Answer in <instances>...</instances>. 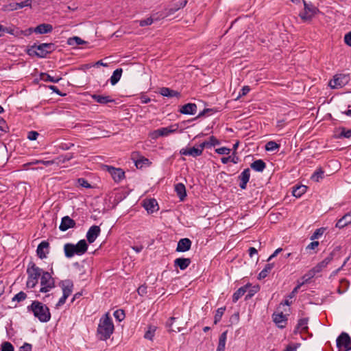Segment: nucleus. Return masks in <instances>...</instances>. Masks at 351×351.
<instances>
[{"mask_svg": "<svg viewBox=\"0 0 351 351\" xmlns=\"http://www.w3.org/2000/svg\"><path fill=\"white\" fill-rule=\"evenodd\" d=\"M324 228H319V229L316 230L315 232L311 236V239L312 240L318 239L319 237H321L324 234Z\"/></svg>", "mask_w": 351, "mask_h": 351, "instance_id": "nucleus-52", "label": "nucleus"}, {"mask_svg": "<svg viewBox=\"0 0 351 351\" xmlns=\"http://www.w3.org/2000/svg\"><path fill=\"white\" fill-rule=\"evenodd\" d=\"M219 144V141L217 139L215 136H211L209 138L208 141H204L200 144L201 147L204 149L205 147H211Z\"/></svg>", "mask_w": 351, "mask_h": 351, "instance_id": "nucleus-30", "label": "nucleus"}, {"mask_svg": "<svg viewBox=\"0 0 351 351\" xmlns=\"http://www.w3.org/2000/svg\"><path fill=\"white\" fill-rule=\"evenodd\" d=\"M160 93L162 96L167 97H178L180 95V93L178 92L166 87L160 88Z\"/></svg>", "mask_w": 351, "mask_h": 351, "instance_id": "nucleus-29", "label": "nucleus"}, {"mask_svg": "<svg viewBox=\"0 0 351 351\" xmlns=\"http://www.w3.org/2000/svg\"><path fill=\"white\" fill-rule=\"evenodd\" d=\"M258 287H254L252 289H250L249 291L247 290V292H248V293L247 294L245 299L247 300L251 298L254 295V294L258 291Z\"/></svg>", "mask_w": 351, "mask_h": 351, "instance_id": "nucleus-57", "label": "nucleus"}, {"mask_svg": "<svg viewBox=\"0 0 351 351\" xmlns=\"http://www.w3.org/2000/svg\"><path fill=\"white\" fill-rule=\"evenodd\" d=\"M191 241L189 239H181L177 245L176 251L184 252L190 250L191 247Z\"/></svg>", "mask_w": 351, "mask_h": 351, "instance_id": "nucleus-20", "label": "nucleus"}, {"mask_svg": "<svg viewBox=\"0 0 351 351\" xmlns=\"http://www.w3.org/2000/svg\"><path fill=\"white\" fill-rule=\"evenodd\" d=\"M178 129V127L176 125H171L169 127L161 128L156 130H154L152 133V137L153 138H157L159 136H166L169 135L170 134L176 132Z\"/></svg>", "mask_w": 351, "mask_h": 351, "instance_id": "nucleus-12", "label": "nucleus"}, {"mask_svg": "<svg viewBox=\"0 0 351 351\" xmlns=\"http://www.w3.org/2000/svg\"><path fill=\"white\" fill-rule=\"evenodd\" d=\"M307 324L308 320L306 319H301L298 322V328L303 331H305L308 328Z\"/></svg>", "mask_w": 351, "mask_h": 351, "instance_id": "nucleus-46", "label": "nucleus"}, {"mask_svg": "<svg viewBox=\"0 0 351 351\" xmlns=\"http://www.w3.org/2000/svg\"><path fill=\"white\" fill-rule=\"evenodd\" d=\"M49 243L45 241H42L38 245L36 250V253L40 258L43 259L47 257V254L49 253Z\"/></svg>", "mask_w": 351, "mask_h": 351, "instance_id": "nucleus-17", "label": "nucleus"}, {"mask_svg": "<svg viewBox=\"0 0 351 351\" xmlns=\"http://www.w3.org/2000/svg\"><path fill=\"white\" fill-rule=\"evenodd\" d=\"M341 135L343 136L345 138H350L351 137V130H343L341 133Z\"/></svg>", "mask_w": 351, "mask_h": 351, "instance_id": "nucleus-64", "label": "nucleus"}, {"mask_svg": "<svg viewBox=\"0 0 351 351\" xmlns=\"http://www.w3.org/2000/svg\"><path fill=\"white\" fill-rule=\"evenodd\" d=\"M213 111V110L210 109V108L204 109L203 111L199 112V114H198L197 117H202L203 116H205V115L208 114L209 112H211Z\"/></svg>", "mask_w": 351, "mask_h": 351, "instance_id": "nucleus-62", "label": "nucleus"}, {"mask_svg": "<svg viewBox=\"0 0 351 351\" xmlns=\"http://www.w3.org/2000/svg\"><path fill=\"white\" fill-rule=\"evenodd\" d=\"M78 183L80 186L86 189H89L91 187L90 184L84 178L78 179Z\"/></svg>", "mask_w": 351, "mask_h": 351, "instance_id": "nucleus-56", "label": "nucleus"}, {"mask_svg": "<svg viewBox=\"0 0 351 351\" xmlns=\"http://www.w3.org/2000/svg\"><path fill=\"white\" fill-rule=\"evenodd\" d=\"M250 90V88L248 86H245L242 88V89L241 90V92L239 95V97H240L241 96H244L245 95H247Z\"/></svg>", "mask_w": 351, "mask_h": 351, "instance_id": "nucleus-58", "label": "nucleus"}, {"mask_svg": "<svg viewBox=\"0 0 351 351\" xmlns=\"http://www.w3.org/2000/svg\"><path fill=\"white\" fill-rule=\"evenodd\" d=\"M122 69H117L113 72L110 77V83L112 85H115L119 81L122 75Z\"/></svg>", "mask_w": 351, "mask_h": 351, "instance_id": "nucleus-35", "label": "nucleus"}, {"mask_svg": "<svg viewBox=\"0 0 351 351\" xmlns=\"http://www.w3.org/2000/svg\"><path fill=\"white\" fill-rule=\"evenodd\" d=\"M19 351H32V345L25 343L20 348Z\"/></svg>", "mask_w": 351, "mask_h": 351, "instance_id": "nucleus-60", "label": "nucleus"}, {"mask_svg": "<svg viewBox=\"0 0 351 351\" xmlns=\"http://www.w3.org/2000/svg\"><path fill=\"white\" fill-rule=\"evenodd\" d=\"M250 167L254 170L258 171V172H261L265 169L266 165L263 160L260 159V160H256L254 162H253L251 164Z\"/></svg>", "mask_w": 351, "mask_h": 351, "instance_id": "nucleus-31", "label": "nucleus"}, {"mask_svg": "<svg viewBox=\"0 0 351 351\" xmlns=\"http://www.w3.org/2000/svg\"><path fill=\"white\" fill-rule=\"evenodd\" d=\"M324 171L321 169L316 171L311 176V180L315 182H319L323 178Z\"/></svg>", "mask_w": 351, "mask_h": 351, "instance_id": "nucleus-42", "label": "nucleus"}, {"mask_svg": "<svg viewBox=\"0 0 351 351\" xmlns=\"http://www.w3.org/2000/svg\"><path fill=\"white\" fill-rule=\"evenodd\" d=\"M250 285H246L240 287L232 295V301L237 302L249 289Z\"/></svg>", "mask_w": 351, "mask_h": 351, "instance_id": "nucleus-26", "label": "nucleus"}, {"mask_svg": "<svg viewBox=\"0 0 351 351\" xmlns=\"http://www.w3.org/2000/svg\"><path fill=\"white\" fill-rule=\"evenodd\" d=\"M350 81V77L347 74H336L333 79L329 82V86L331 88H340L346 86Z\"/></svg>", "mask_w": 351, "mask_h": 351, "instance_id": "nucleus-10", "label": "nucleus"}, {"mask_svg": "<svg viewBox=\"0 0 351 351\" xmlns=\"http://www.w3.org/2000/svg\"><path fill=\"white\" fill-rule=\"evenodd\" d=\"M27 295L26 293H25L23 291L19 292V293L16 294L14 297L12 298L13 301H17L21 302L24 300L26 298Z\"/></svg>", "mask_w": 351, "mask_h": 351, "instance_id": "nucleus-50", "label": "nucleus"}, {"mask_svg": "<svg viewBox=\"0 0 351 351\" xmlns=\"http://www.w3.org/2000/svg\"><path fill=\"white\" fill-rule=\"evenodd\" d=\"M279 148V145L274 141H269L265 145V149L267 151L273 152Z\"/></svg>", "mask_w": 351, "mask_h": 351, "instance_id": "nucleus-40", "label": "nucleus"}, {"mask_svg": "<svg viewBox=\"0 0 351 351\" xmlns=\"http://www.w3.org/2000/svg\"><path fill=\"white\" fill-rule=\"evenodd\" d=\"M54 49V45L52 43H43L39 45H34L28 50V54L35 55L40 58H45L48 53H50Z\"/></svg>", "mask_w": 351, "mask_h": 351, "instance_id": "nucleus-4", "label": "nucleus"}, {"mask_svg": "<svg viewBox=\"0 0 351 351\" xmlns=\"http://www.w3.org/2000/svg\"><path fill=\"white\" fill-rule=\"evenodd\" d=\"M0 30L3 32V36H4L5 33L10 34L11 35L18 36L19 32L15 29V28L12 27H5L2 25V27H0Z\"/></svg>", "mask_w": 351, "mask_h": 351, "instance_id": "nucleus-37", "label": "nucleus"}, {"mask_svg": "<svg viewBox=\"0 0 351 351\" xmlns=\"http://www.w3.org/2000/svg\"><path fill=\"white\" fill-rule=\"evenodd\" d=\"M225 308H219L217 309V313L215 316V324H217L221 318L223 313H224Z\"/></svg>", "mask_w": 351, "mask_h": 351, "instance_id": "nucleus-51", "label": "nucleus"}, {"mask_svg": "<svg viewBox=\"0 0 351 351\" xmlns=\"http://www.w3.org/2000/svg\"><path fill=\"white\" fill-rule=\"evenodd\" d=\"M351 339L350 336L346 332H342L337 339V346L339 349L341 347L344 348V351H348L351 350Z\"/></svg>", "mask_w": 351, "mask_h": 351, "instance_id": "nucleus-11", "label": "nucleus"}, {"mask_svg": "<svg viewBox=\"0 0 351 351\" xmlns=\"http://www.w3.org/2000/svg\"><path fill=\"white\" fill-rule=\"evenodd\" d=\"M75 221L70 218L69 216H65L62 218L59 229L61 231H66L69 228H74L75 226Z\"/></svg>", "mask_w": 351, "mask_h": 351, "instance_id": "nucleus-18", "label": "nucleus"}, {"mask_svg": "<svg viewBox=\"0 0 351 351\" xmlns=\"http://www.w3.org/2000/svg\"><path fill=\"white\" fill-rule=\"evenodd\" d=\"M156 331L155 326H149L148 330L145 333L144 337L149 340H152Z\"/></svg>", "mask_w": 351, "mask_h": 351, "instance_id": "nucleus-39", "label": "nucleus"}, {"mask_svg": "<svg viewBox=\"0 0 351 351\" xmlns=\"http://www.w3.org/2000/svg\"><path fill=\"white\" fill-rule=\"evenodd\" d=\"M114 316L119 321H121L123 319L125 315L123 313V311L122 310H117L114 313Z\"/></svg>", "mask_w": 351, "mask_h": 351, "instance_id": "nucleus-54", "label": "nucleus"}, {"mask_svg": "<svg viewBox=\"0 0 351 351\" xmlns=\"http://www.w3.org/2000/svg\"><path fill=\"white\" fill-rule=\"evenodd\" d=\"M114 331V324L109 313H106L100 319L97 327V335L101 340H106Z\"/></svg>", "mask_w": 351, "mask_h": 351, "instance_id": "nucleus-1", "label": "nucleus"}, {"mask_svg": "<svg viewBox=\"0 0 351 351\" xmlns=\"http://www.w3.org/2000/svg\"><path fill=\"white\" fill-rule=\"evenodd\" d=\"M88 250V245L84 239H82L75 245L66 243L64 245V251L66 258H71L74 255L81 256Z\"/></svg>", "mask_w": 351, "mask_h": 351, "instance_id": "nucleus-3", "label": "nucleus"}, {"mask_svg": "<svg viewBox=\"0 0 351 351\" xmlns=\"http://www.w3.org/2000/svg\"><path fill=\"white\" fill-rule=\"evenodd\" d=\"M143 206L149 213H153L159 208L157 201L155 199H145Z\"/></svg>", "mask_w": 351, "mask_h": 351, "instance_id": "nucleus-19", "label": "nucleus"}, {"mask_svg": "<svg viewBox=\"0 0 351 351\" xmlns=\"http://www.w3.org/2000/svg\"><path fill=\"white\" fill-rule=\"evenodd\" d=\"M302 1L304 3V10L300 12L299 16L303 21H311L319 12V10L312 3H306L304 0Z\"/></svg>", "mask_w": 351, "mask_h": 351, "instance_id": "nucleus-7", "label": "nucleus"}, {"mask_svg": "<svg viewBox=\"0 0 351 351\" xmlns=\"http://www.w3.org/2000/svg\"><path fill=\"white\" fill-rule=\"evenodd\" d=\"M16 10V3L14 2L4 5L2 7V10L5 12L14 11Z\"/></svg>", "mask_w": 351, "mask_h": 351, "instance_id": "nucleus-44", "label": "nucleus"}, {"mask_svg": "<svg viewBox=\"0 0 351 351\" xmlns=\"http://www.w3.org/2000/svg\"><path fill=\"white\" fill-rule=\"evenodd\" d=\"M151 164L149 159L141 156L139 159L135 161V165L138 169L142 168L144 165L149 166Z\"/></svg>", "mask_w": 351, "mask_h": 351, "instance_id": "nucleus-36", "label": "nucleus"}, {"mask_svg": "<svg viewBox=\"0 0 351 351\" xmlns=\"http://www.w3.org/2000/svg\"><path fill=\"white\" fill-rule=\"evenodd\" d=\"M351 223V212L343 215L336 223V227L343 228Z\"/></svg>", "mask_w": 351, "mask_h": 351, "instance_id": "nucleus-25", "label": "nucleus"}, {"mask_svg": "<svg viewBox=\"0 0 351 351\" xmlns=\"http://www.w3.org/2000/svg\"><path fill=\"white\" fill-rule=\"evenodd\" d=\"M307 187L304 185L296 186L293 188L292 194L295 197H300L306 191Z\"/></svg>", "mask_w": 351, "mask_h": 351, "instance_id": "nucleus-33", "label": "nucleus"}, {"mask_svg": "<svg viewBox=\"0 0 351 351\" xmlns=\"http://www.w3.org/2000/svg\"><path fill=\"white\" fill-rule=\"evenodd\" d=\"M273 319L279 328H282L285 326L287 318L282 313H274L273 315Z\"/></svg>", "mask_w": 351, "mask_h": 351, "instance_id": "nucleus-24", "label": "nucleus"}, {"mask_svg": "<svg viewBox=\"0 0 351 351\" xmlns=\"http://www.w3.org/2000/svg\"><path fill=\"white\" fill-rule=\"evenodd\" d=\"M175 191L181 201H183L186 196V187L182 183H178L175 185Z\"/></svg>", "mask_w": 351, "mask_h": 351, "instance_id": "nucleus-27", "label": "nucleus"}, {"mask_svg": "<svg viewBox=\"0 0 351 351\" xmlns=\"http://www.w3.org/2000/svg\"><path fill=\"white\" fill-rule=\"evenodd\" d=\"M27 310L32 311L34 315L41 322H47L51 319V313L49 308L38 301H34Z\"/></svg>", "mask_w": 351, "mask_h": 351, "instance_id": "nucleus-2", "label": "nucleus"}, {"mask_svg": "<svg viewBox=\"0 0 351 351\" xmlns=\"http://www.w3.org/2000/svg\"><path fill=\"white\" fill-rule=\"evenodd\" d=\"M40 289L43 293L49 292L55 287V281L51 275L47 271H43L40 278Z\"/></svg>", "mask_w": 351, "mask_h": 351, "instance_id": "nucleus-9", "label": "nucleus"}, {"mask_svg": "<svg viewBox=\"0 0 351 351\" xmlns=\"http://www.w3.org/2000/svg\"><path fill=\"white\" fill-rule=\"evenodd\" d=\"M186 3H187V1H186V0L181 1L179 3V5H176V7H175L174 8L169 9L168 14H173L175 12H176L179 9L184 8L186 5Z\"/></svg>", "mask_w": 351, "mask_h": 351, "instance_id": "nucleus-48", "label": "nucleus"}, {"mask_svg": "<svg viewBox=\"0 0 351 351\" xmlns=\"http://www.w3.org/2000/svg\"><path fill=\"white\" fill-rule=\"evenodd\" d=\"M203 152V149L201 147L200 144L197 147H187L183 148L180 151V154L184 156H191L193 157H197L201 156Z\"/></svg>", "mask_w": 351, "mask_h": 351, "instance_id": "nucleus-13", "label": "nucleus"}, {"mask_svg": "<svg viewBox=\"0 0 351 351\" xmlns=\"http://www.w3.org/2000/svg\"><path fill=\"white\" fill-rule=\"evenodd\" d=\"M59 286L61 287L62 290V296L60 298L59 301L56 304L57 307L63 305L65 303L68 297L71 294L73 289V283L71 280H62L59 283Z\"/></svg>", "mask_w": 351, "mask_h": 351, "instance_id": "nucleus-8", "label": "nucleus"}, {"mask_svg": "<svg viewBox=\"0 0 351 351\" xmlns=\"http://www.w3.org/2000/svg\"><path fill=\"white\" fill-rule=\"evenodd\" d=\"M101 229L98 226H91L86 233V239L89 243H93L99 235Z\"/></svg>", "mask_w": 351, "mask_h": 351, "instance_id": "nucleus-15", "label": "nucleus"}, {"mask_svg": "<svg viewBox=\"0 0 351 351\" xmlns=\"http://www.w3.org/2000/svg\"><path fill=\"white\" fill-rule=\"evenodd\" d=\"M306 282L305 281V279H304V281L302 282H300L294 289L293 290L291 291V293L289 295L288 298L289 299H292L293 298L295 297V295H296V293L298 292V290L300 289V288Z\"/></svg>", "mask_w": 351, "mask_h": 351, "instance_id": "nucleus-45", "label": "nucleus"}, {"mask_svg": "<svg viewBox=\"0 0 351 351\" xmlns=\"http://www.w3.org/2000/svg\"><path fill=\"white\" fill-rule=\"evenodd\" d=\"M250 178V169H245L239 176L241 182L239 184V186L242 189H245L247 183L249 182Z\"/></svg>", "mask_w": 351, "mask_h": 351, "instance_id": "nucleus-21", "label": "nucleus"}, {"mask_svg": "<svg viewBox=\"0 0 351 351\" xmlns=\"http://www.w3.org/2000/svg\"><path fill=\"white\" fill-rule=\"evenodd\" d=\"M38 135H39L38 132H37L36 131H30L27 134V138L30 141H34V140H36Z\"/></svg>", "mask_w": 351, "mask_h": 351, "instance_id": "nucleus-55", "label": "nucleus"}, {"mask_svg": "<svg viewBox=\"0 0 351 351\" xmlns=\"http://www.w3.org/2000/svg\"><path fill=\"white\" fill-rule=\"evenodd\" d=\"M139 295H143L147 293V287L145 286H141L138 288L137 290Z\"/></svg>", "mask_w": 351, "mask_h": 351, "instance_id": "nucleus-61", "label": "nucleus"}, {"mask_svg": "<svg viewBox=\"0 0 351 351\" xmlns=\"http://www.w3.org/2000/svg\"><path fill=\"white\" fill-rule=\"evenodd\" d=\"M227 339V331L221 334L219 338V343L217 351H224Z\"/></svg>", "mask_w": 351, "mask_h": 351, "instance_id": "nucleus-32", "label": "nucleus"}, {"mask_svg": "<svg viewBox=\"0 0 351 351\" xmlns=\"http://www.w3.org/2000/svg\"><path fill=\"white\" fill-rule=\"evenodd\" d=\"M344 42L347 45L351 47V32L345 35Z\"/></svg>", "mask_w": 351, "mask_h": 351, "instance_id": "nucleus-59", "label": "nucleus"}, {"mask_svg": "<svg viewBox=\"0 0 351 351\" xmlns=\"http://www.w3.org/2000/svg\"><path fill=\"white\" fill-rule=\"evenodd\" d=\"M27 272L28 275L27 286L29 288H34L38 283V278H41L43 271L35 264H32L28 267Z\"/></svg>", "mask_w": 351, "mask_h": 351, "instance_id": "nucleus-5", "label": "nucleus"}, {"mask_svg": "<svg viewBox=\"0 0 351 351\" xmlns=\"http://www.w3.org/2000/svg\"><path fill=\"white\" fill-rule=\"evenodd\" d=\"M154 20H158V19H154L152 17H149L143 20L138 21L139 25L141 27H145L150 25L153 23Z\"/></svg>", "mask_w": 351, "mask_h": 351, "instance_id": "nucleus-41", "label": "nucleus"}, {"mask_svg": "<svg viewBox=\"0 0 351 351\" xmlns=\"http://www.w3.org/2000/svg\"><path fill=\"white\" fill-rule=\"evenodd\" d=\"M93 99L97 102L102 104H108L109 102H112L114 100L110 98V96H104L99 95H92Z\"/></svg>", "mask_w": 351, "mask_h": 351, "instance_id": "nucleus-34", "label": "nucleus"}, {"mask_svg": "<svg viewBox=\"0 0 351 351\" xmlns=\"http://www.w3.org/2000/svg\"><path fill=\"white\" fill-rule=\"evenodd\" d=\"M32 0H25L21 3H16L17 10L23 8L24 7H31Z\"/></svg>", "mask_w": 351, "mask_h": 351, "instance_id": "nucleus-49", "label": "nucleus"}, {"mask_svg": "<svg viewBox=\"0 0 351 351\" xmlns=\"http://www.w3.org/2000/svg\"><path fill=\"white\" fill-rule=\"evenodd\" d=\"M215 152L219 154H221V155H228L230 152V149L229 148H227V147H220V148H217L215 149Z\"/></svg>", "mask_w": 351, "mask_h": 351, "instance_id": "nucleus-53", "label": "nucleus"}, {"mask_svg": "<svg viewBox=\"0 0 351 351\" xmlns=\"http://www.w3.org/2000/svg\"><path fill=\"white\" fill-rule=\"evenodd\" d=\"M52 29H53V27L51 25L47 24V23H43V24L38 25L34 29L29 28L28 32L29 34L32 33V32H34L36 34H43L49 33L52 31Z\"/></svg>", "mask_w": 351, "mask_h": 351, "instance_id": "nucleus-16", "label": "nucleus"}, {"mask_svg": "<svg viewBox=\"0 0 351 351\" xmlns=\"http://www.w3.org/2000/svg\"><path fill=\"white\" fill-rule=\"evenodd\" d=\"M332 258V254H330L327 257H326L322 261H321L317 265H315L313 269L308 271V273L306 274L302 278L305 279L306 282H308L311 278H313L317 273L322 271L324 268H326L328 266V265L331 262Z\"/></svg>", "mask_w": 351, "mask_h": 351, "instance_id": "nucleus-6", "label": "nucleus"}, {"mask_svg": "<svg viewBox=\"0 0 351 351\" xmlns=\"http://www.w3.org/2000/svg\"><path fill=\"white\" fill-rule=\"evenodd\" d=\"M1 351H14V346L8 341H4L1 346Z\"/></svg>", "mask_w": 351, "mask_h": 351, "instance_id": "nucleus-43", "label": "nucleus"}, {"mask_svg": "<svg viewBox=\"0 0 351 351\" xmlns=\"http://www.w3.org/2000/svg\"><path fill=\"white\" fill-rule=\"evenodd\" d=\"M67 43L69 45L77 46V45H82V44L85 43V41H84L83 40H82L80 38H79L77 36H74V37L69 38Z\"/></svg>", "mask_w": 351, "mask_h": 351, "instance_id": "nucleus-38", "label": "nucleus"}, {"mask_svg": "<svg viewBox=\"0 0 351 351\" xmlns=\"http://www.w3.org/2000/svg\"><path fill=\"white\" fill-rule=\"evenodd\" d=\"M191 263V261L189 258H178L174 261V266L179 267L181 270H184Z\"/></svg>", "mask_w": 351, "mask_h": 351, "instance_id": "nucleus-23", "label": "nucleus"}, {"mask_svg": "<svg viewBox=\"0 0 351 351\" xmlns=\"http://www.w3.org/2000/svg\"><path fill=\"white\" fill-rule=\"evenodd\" d=\"M106 169L115 182H119L124 178L125 172L122 169L113 167H106Z\"/></svg>", "mask_w": 351, "mask_h": 351, "instance_id": "nucleus-14", "label": "nucleus"}, {"mask_svg": "<svg viewBox=\"0 0 351 351\" xmlns=\"http://www.w3.org/2000/svg\"><path fill=\"white\" fill-rule=\"evenodd\" d=\"M180 112L184 114H195L197 112V106L195 104H186L182 106Z\"/></svg>", "mask_w": 351, "mask_h": 351, "instance_id": "nucleus-22", "label": "nucleus"}, {"mask_svg": "<svg viewBox=\"0 0 351 351\" xmlns=\"http://www.w3.org/2000/svg\"><path fill=\"white\" fill-rule=\"evenodd\" d=\"M319 245V242L318 241H313L311 242V243H309L307 246V249H309V250H314L315 249L317 246Z\"/></svg>", "mask_w": 351, "mask_h": 351, "instance_id": "nucleus-63", "label": "nucleus"}, {"mask_svg": "<svg viewBox=\"0 0 351 351\" xmlns=\"http://www.w3.org/2000/svg\"><path fill=\"white\" fill-rule=\"evenodd\" d=\"M40 80L44 82H51L53 83H58L62 80L59 76H51L48 73H43L40 74Z\"/></svg>", "mask_w": 351, "mask_h": 351, "instance_id": "nucleus-28", "label": "nucleus"}, {"mask_svg": "<svg viewBox=\"0 0 351 351\" xmlns=\"http://www.w3.org/2000/svg\"><path fill=\"white\" fill-rule=\"evenodd\" d=\"M32 164H43L45 166H49L54 163H58V162H56V160H36L34 162H32Z\"/></svg>", "mask_w": 351, "mask_h": 351, "instance_id": "nucleus-47", "label": "nucleus"}]
</instances>
